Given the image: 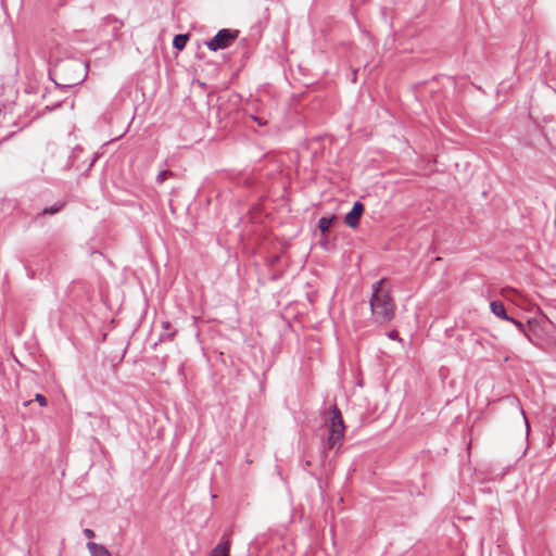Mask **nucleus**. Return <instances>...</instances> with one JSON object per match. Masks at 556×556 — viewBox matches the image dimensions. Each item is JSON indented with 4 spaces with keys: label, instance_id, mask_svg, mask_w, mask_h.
<instances>
[{
    "label": "nucleus",
    "instance_id": "nucleus-1",
    "mask_svg": "<svg viewBox=\"0 0 556 556\" xmlns=\"http://www.w3.org/2000/svg\"><path fill=\"white\" fill-rule=\"evenodd\" d=\"M327 438L320 446L321 457H327V451L339 450L342 446L345 426L340 409L333 405L329 409V417L326 418Z\"/></svg>",
    "mask_w": 556,
    "mask_h": 556
},
{
    "label": "nucleus",
    "instance_id": "nucleus-2",
    "mask_svg": "<svg viewBox=\"0 0 556 556\" xmlns=\"http://www.w3.org/2000/svg\"><path fill=\"white\" fill-rule=\"evenodd\" d=\"M383 280L372 286L370 308L378 323H388L394 317L395 304L391 295L381 289Z\"/></svg>",
    "mask_w": 556,
    "mask_h": 556
},
{
    "label": "nucleus",
    "instance_id": "nucleus-3",
    "mask_svg": "<svg viewBox=\"0 0 556 556\" xmlns=\"http://www.w3.org/2000/svg\"><path fill=\"white\" fill-rule=\"evenodd\" d=\"M238 31L230 30L228 28H223L217 31V34L206 42L207 48L211 51H217L225 49L230 46V43L236 39Z\"/></svg>",
    "mask_w": 556,
    "mask_h": 556
},
{
    "label": "nucleus",
    "instance_id": "nucleus-4",
    "mask_svg": "<svg viewBox=\"0 0 556 556\" xmlns=\"http://www.w3.org/2000/svg\"><path fill=\"white\" fill-rule=\"evenodd\" d=\"M63 68L71 70V71H78L79 75L74 78L71 83H68L66 86H74L81 84L86 77H87V65L83 64L79 61H68L63 64Z\"/></svg>",
    "mask_w": 556,
    "mask_h": 556
},
{
    "label": "nucleus",
    "instance_id": "nucleus-5",
    "mask_svg": "<svg viewBox=\"0 0 556 556\" xmlns=\"http://www.w3.org/2000/svg\"><path fill=\"white\" fill-rule=\"evenodd\" d=\"M364 213V204L359 201L354 202L352 210L345 215L344 223L350 228H356Z\"/></svg>",
    "mask_w": 556,
    "mask_h": 556
},
{
    "label": "nucleus",
    "instance_id": "nucleus-6",
    "mask_svg": "<svg viewBox=\"0 0 556 556\" xmlns=\"http://www.w3.org/2000/svg\"><path fill=\"white\" fill-rule=\"evenodd\" d=\"M87 548L91 556H111L109 549L102 544L90 541L87 543Z\"/></svg>",
    "mask_w": 556,
    "mask_h": 556
},
{
    "label": "nucleus",
    "instance_id": "nucleus-7",
    "mask_svg": "<svg viewBox=\"0 0 556 556\" xmlns=\"http://www.w3.org/2000/svg\"><path fill=\"white\" fill-rule=\"evenodd\" d=\"M490 307H491V312L495 316H497V317H500V318H502L504 320L510 319V317L506 313V308H505L503 302H501V301H493V302H491Z\"/></svg>",
    "mask_w": 556,
    "mask_h": 556
},
{
    "label": "nucleus",
    "instance_id": "nucleus-8",
    "mask_svg": "<svg viewBox=\"0 0 556 556\" xmlns=\"http://www.w3.org/2000/svg\"><path fill=\"white\" fill-rule=\"evenodd\" d=\"M229 543H219L217 544L213 551L211 552L210 556H229Z\"/></svg>",
    "mask_w": 556,
    "mask_h": 556
},
{
    "label": "nucleus",
    "instance_id": "nucleus-9",
    "mask_svg": "<svg viewBox=\"0 0 556 556\" xmlns=\"http://www.w3.org/2000/svg\"><path fill=\"white\" fill-rule=\"evenodd\" d=\"M189 40L188 34H178L173 39V47L177 50H182Z\"/></svg>",
    "mask_w": 556,
    "mask_h": 556
},
{
    "label": "nucleus",
    "instance_id": "nucleus-10",
    "mask_svg": "<svg viewBox=\"0 0 556 556\" xmlns=\"http://www.w3.org/2000/svg\"><path fill=\"white\" fill-rule=\"evenodd\" d=\"M333 220H334V216H332V217L324 216V217L319 218V220H318L319 230L323 233L327 232L330 229V227L332 226Z\"/></svg>",
    "mask_w": 556,
    "mask_h": 556
},
{
    "label": "nucleus",
    "instance_id": "nucleus-11",
    "mask_svg": "<svg viewBox=\"0 0 556 556\" xmlns=\"http://www.w3.org/2000/svg\"><path fill=\"white\" fill-rule=\"evenodd\" d=\"M64 205H65L64 202H58V203L53 204L52 206L43 208L42 214H49V215L56 214L64 207Z\"/></svg>",
    "mask_w": 556,
    "mask_h": 556
},
{
    "label": "nucleus",
    "instance_id": "nucleus-12",
    "mask_svg": "<svg viewBox=\"0 0 556 556\" xmlns=\"http://www.w3.org/2000/svg\"><path fill=\"white\" fill-rule=\"evenodd\" d=\"M170 176H173V173L168 169L161 170L159 175L156 176V182L159 185H162L166 179H168Z\"/></svg>",
    "mask_w": 556,
    "mask_h": 556
},
{
    "label": "nucleus",
    "instance_id": "nucleus-13",
    "mask_svg": "<svg viewBox=\"0 0 556 556\" xmlns=\"http://www.w3.org/2000/svg\"><path fill=\"white\" fill-rule=\"evenodd\" d=\"M510 323H513L520 331H522L523 333L526 332V329H525V326L521 321L510 317V319H508Z\"/></svg>",
    "mask_w": 556,
    "mask_h": 556
},
{
    "label": "nucleus",
    "instance_id": "nucleus-14",
    "mask_svg": "<svg viewBox=\"0 0 556 556\" xmlns=\"http://www.w3.org/2000/svg\"><path fill=\"white\" fill-rule=\"evenodd\" d=\"M35 400L39 403L40 406L47 405V399L40 393L36 394Z\"/></svg>",
    "mask_w": 556,
    "mask_h": 556
},
{
    "label": "nucleus",
    "instance_id": "nucleus-15",
    "mask_svg": "<svg viewBox=\"0 0 556 556\" xmlns=\"http://www.w3.org/2000/svg\"><path fill=\"white\" fill-rule=\"evenodd\" d=\"M175 336V331L173 332H164L161 334L160 337V340H165V339H172L173 337Z\"/></svg>",
    "mask_w": 556,
    "mask_h": 556
},
{
    "label": "nucleus",
    "instance_id": "nucleus-16",
    "mask_svg": "<svg viewBox=\"0 0 556 556\" xmlns=\"http://www.w3.org/2000/svg\"><path fill=\"white\" fill-rule=\"evenodd\" d=\"M84 534H85L88 539H92V538H94V531H93V530H91V529H89V528H86V529L84 530Z\"/></svg>",
    "mask_w": 556,
    "mask_h": 556
},
{
    "label": "nucleus",
    "instance_id": "nucleus-17",
    "mask_svg": "<svg viewBox=\"0 0 556 556\" xmlns=\"http://www.w3.org/2000/svg\"><path fill=\"white\" fill-rule=\"evenodd\" d=\"M162 326H163V329H164V330H167V329H169V328H170V325H169V323H168V321H163V323H162Z\"/></svg>",
    "mask_w": 556,
    "mask_h": 556
},
{
    "label": "nucleus",
    "instance_id": "nucleus-18",
    "mask_svg": "<svg viewBox=\"0 0 556 556\" xmlns=\"http://www.w3.org/2000/svg\"><path fill=\"white\" fill-rule=\"evenodd\" d=\"M389 337H390L391 339H396V338H397V333H396V331H391V332H390V334H389Z\"/></svg>",
    "mask_w": 556,
    "mask_h": 556
},
{
    "label": "nucleus",
    "instance_id": "nucleus-19",
    "mask_svg": "<svg viewBox=\"0 0 556 556\" xmlns=\"http://www.w3.org/2000/svg\"><path fill=\"white\" fill-rule=\"evenodd\" d=\"M27 556H30V553L28 552Z\"/></svg>",
    "mask_w": 556,
    "mask_h": 556
}]
</instances>
